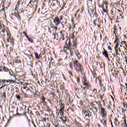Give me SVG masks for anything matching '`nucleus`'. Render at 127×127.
I'll return each mask as SVG.
<instances>
[{
  "mask_svg": "<svg viewBox=\"0 0 127 127\" xmlns=\"http://www.w3.org/2000/svg\"><path fill=\"white\" fill-rule=\"evenodd\" d=\"M78 44L77 43V39L73 40L72 42H71V39L67 38L64 43V49L63 51H61L62 52H64L67 53V50L69 51L70 56L73 55V52L72 50H75L77 48Z\"/></svg>",
  "mask_w": 127,
  "mask_h": 127,
  "instance_id": "f257e3e1",
  "label": "nucleus"
},
{
  "mask_svg": "<svg viewBox=\"0 0 127 127\" xmlns=\"http://www.w3.org/2000/svg\"><path fill=\"white\" fill-rule=\"evenodd\" d=\"M82 84L83 86H84L81 85L80 87L83 91H86V90H91L92 92V95H93V96H95L98 94L97 89H92V85H91V83L90 82H89V81L87 80V79L83 78L82 80Z\"/></svg>",
  "mask_w": 127,
  "mask_h": 127,
  "instance_id": "f03ea898",
  "label": "nucleus"
},
{
  "mask_svg": "<svg viewBox=\"0 0 127 127\" xmlns=\"http://www.w3.org/2000/svg\"><path fill=\"white\" fill-rule=\"evenodd\" d=\"M114 33L113 34V36L115 37V40L114 42V43L116 44L115 49V52H116V56H118L119 54V42H120V40L119 39V36L117 35V33H118V28H117V26L115 25L114 27Z\"/></svg>",
  "mask_w": 127,
  "mask_h": 127,
  "instance_id": "7ed1b4c3",
  "label": "nucleus"
},
{
  "mask_svg": "<svg viewBox=\"0 0 127 127\" xmlns=\"http://www.w3.org/2000/svg\"><path fill=\"white\" fill-rule=\"evenodd\" d=\"M73 67L75 68L76 73H80V74H83V72H84L83 66H82V64H80L78 60H75L73 61Z\"/></svg>",
  "mask_w": 127,
  "mask_h": 127,
  "instance_id": "20e7f679",
  "label": "nucleus"
},
{
  "mask_svg": "<svg viewBox=\"0 0 127 127\" xmlns=\"http://www.w3.org/2000/svg\"><path fill=\"white\" fill-rule=\"evenodd\" d=\"M59 106H60V109L56 110L57 114H58V116H61L62 117L64 115V112L65 111V104L64 103H59Z\"/></svg>",
  "mask_w": 127,
  "mask_h": 127,
  "instance_id": "39448f33",
  "label": "nucleus"
},
{
  "mask_svg": "<svg viewBox=\"0 0 127 127\" xmlns=\"http://www.w3.org/2000/svg\"><path fill=\"white\" fill-rule=\"evenodd\" d=\"M7 42H10L12 45H14V38L11 35V33L9 30L6 31Z\"/></svg>",
  "mask_w": 127,
  "mask_h": 127,
  "instance_id": "423d86ee",
  "label": "nucleus"
},
{
  "mask_svg": "<svg viewBox=\"0 0 127 127\" xmlns=\"http://www.w3.org/2000/svg\"><path fill=\"white\" fill-rule=\"evenodd\" d=\"M98 105V107L99 108V111H100V114L103 118L105 117V116L107 115V112H106V110L102 107V103H101V101H99L96 102Z\"/></svg>",
  "mask_w": 127,
  "mask_h": 127,
  "instance_id": "0eeeda50",
  "label": "nucleus"
},
{
  "mask_svg": "<svg viewBox=\"0 0 127 127\" xmlns=\"http://www.w3.org/2000/svg\"><path fill=\"white\" fill-rule=\"evenodd\" d=\"M120 47L119 49V50L120 52H123V54H125V52L123 50V49H125V50H127V52L125 51V53H127V42L126 41H122L120 45Z\"/></svg>",
  "mask_w": 127,
  "mask_h": 127,
  "instance_id": "6e6552de",
  "label": "nucleus"
},
{
  "mask_svg": "<svg viewBox=\"0 0 127 127\" xmlns=\"http://www.w3.org/2000/svg\"><path fill=\"white\" fill-rule=\"evenodd\" d=\"M63 18H64V16L62 15L59 16V17L56 16L54 19L53 22L56 26H58L61 23V21L63 20Z\"/></svg>",
  "mask_w": 127,
  "mask_h": 127,
  "instance_id": "1a4fd4ad",
  "label": "nucleus"
},
{
  "mask_svg": "<svg viewBox=\"0 0 127 127\" xmlns=\"http://www.w3.org/2000/svg\"><path fill=\"white\" fill-rule=\"evenodd\" d=\"M39 1L38 0H30L28 6L30 7H35V8H36Z\"/></svg>",
  "mask_w": 127,
  "mask_h": 127,
  "instance_id": "9d476101",
  "label": "nucleus"
},
{
  "mask_svg": "<svg viewBox=\"0 0 127 127\" xmlns=\"http://www.w3.org/2000/svg\"><path fill=\"white\" fill-rule=\"evenodd\" d=\"M15 80H12V79H5V84L6 86V89L10 86L13 87V84L15 85Z\"/></svg>",
  "mask_w": 127,
  "mask_h": 127,
  "instance_id": "9b49d317",
  "label": "nucleus"
},
{
  "mask_svg": "<svg viewBox=\"0 0 127 127\" xmlns=\"http://www.w3.org/2000/svg\"><path fill=\"white\" fill-rule=\"evenodd\" d=\"M109 3L107 1H104L102 4L99 5V7L102 9L103 12H106L107 11V9L108 8V5Z\"/></svg>",
  "mask_w": 127,
  "mask_h": 127,
  "instance_id": "f8f14e48",
  "label": "nucleus"
},
{
  "mask_svg": "<svg viewBox=\"0 0 127 127\" xmlns=\"http://www.w3.org/2000/svg\"><path fill=\"white\" fill-rule=\"evenodd\" d=\"M82 115H84V119L86 120H89L90 118L92 116L91 114L88 111H86V110H85L84 108L82 109Z\"/></svg>",
  "mask_w": 127,
  "mask_h": 127,
  "instance_id": "ddd939ff",
  "label": "nucleus"
},
{
  "mask_svg": "<svg viewBox=\"0 0 127 127\" xmlns=\"http://www.w3.org/2000/svg\"><path fill=\"white\" fill-rule=\"evenodd\" d=\"M52 1L51 2V5L53 7H55L56 6V3L59 5V7H61V4H60V1L58 0H52ZM55 1H56V3H55Z\"/></svg>",
  "mask_w": 127,
  "mask_h": 127,
  "instance_id": "4468645a",
  "label": "nucleus"
},
{
  "mask_svg": "<svg viewBox=\"0 0 127 127\" xmlns=\"http://www.w3.org/2000/svg\"><path fill=\"white\" fill-rule=\"evenodd\" d=\"M93 24L95 26H98V29L101 28V23L100 22V19H96L93 21Z\"/></svg>",
  "mask_w": 127,
  "mask_h": 127,
  "instance_id": "2eb2a0df",
  "label": "nucleus"
},
{
  "mask_svg": "<svg viewBox=\"0 0 127 127\" xmlns=\"http://www.w3.org/2000/svg\"><path fill=\"white\" fill-rule=\"evenodd\" d=\"M6 88L5 79H0V90Z\"/></svg>",
  "mask_w": 127,
  "mask_h": 127,
  "instance_id": "dca6fc26",
  "label": "nucleus"
},
{
  "mask_svg": "<svg viewBox=\"0 0 127 127\" xmlns=\"http://www.w3.org/2000/svg\"><path fill=\"white\" fill-rule=\"evenodd\" d=\"M112 74L115 78H118V75H119V70H118V68H115L114 69H112Z\"/></svg>",
  "mask_w": 127,
  "mask_h": 127,
  "instance_id": "f3484780",
  "label": "nucleus"
},
{
  "mask_svg": "<svg viewBox=\"0 0 127 127\" xmlns=\"http://www.w3.org/2000/svg\"><path fill=\"white\" fill-rule=\"evenodd\" d=\"M26 86L27 87V89L26 90V91H30V92H32L31 90L30 89H32V88H33V84L31 83H26Z\"/></svg>",
  "mask_w": 127,
  "mask_h": 127,
  "instance_id": "a211bd4d",
  "label": "nucleus"
},
{
  "mask_svg": "<svg viewBox=\"0 0 127 127\" xmlns=\"http://www.w3.org/2000/svg\"><path fill=\"white\" fill-rule=\"evenodd\" d=\"M0 30L3 33H5V31L6 32V31L8 30V29L6 27V26L4 25L3 24H2L1 27H0Z\"/></svg>",
  "mask_w": 127,
  "mask_h": 127,
  "instance_id": "6ab92c4d",
  "label": "nucleus"
},
{
  "mask_svg": "<svg viewBox=\"0 0 127 127\" xmlns=\"http://www.w3.org/2000/svg\"><path fill=\"white\" fill-rule=\"evenodd\" d=\"M13 63H16L17 64H19L21 63V60L20 59V57L18 56L15 58V60L13 61Z\"/></svg>",
  "mask_w": 127,
  "mask_h": 127,
  "instance_id": "aec40b11",
  "label": "nucleus"
},
{
  "mask_svg": "<svg viewBox=\"0 0 127 127\" xmlns=\"http://www.w3.org/2000/svg\"><path fill=\"white\" fill-rule=\"evenodd\" d=\"M60 33L61 34V38L60 40H64L65 38L64 37V35H65V31L64 30H62L60 32Z\"/></svg>",
  "mask_w": 127,
  "mask_h": 127,
  "instance_id": "412c9836",
  "label": "nucleus"
},
{
  "mask_svg": "<svg viewBox=\"0 0 127 127\" xmlns=\"http://www.w3.org/2000/svg\"><path fill=\"white\" fill-rule=\"evenodd\" d=\"M3 3L4 6L6 5V7L8 6L10 4V0H4L2 1L1 4Z\"/></svg>",
  "mask_w": 127,
  "mask_h": 127,
  "instance_id": "4be33fe9",
  "label": "nucleus"
},
{
  "mask_svg": "<svg viewBox=\"0 0 127 127\" xmlns=\"http://www.w3.org/2000/svg\"><path fill=\"white\" fill-rule=\"evenodd\" d=\"M0 72H6V73H9L10 74V72L9 71V69L7 68V67L4 66L3 68L0 70Z\"/></svg>",
  "mask_w": 127,
  "mask_h": 127,
  "instance_id": "5701e85b",
  "label": "nucleus"
},
{
  "mask_svg": "<svg viewBox=\"0 0 127 127\" xmlns=\"http://www.w3.org/2000/svg\"><path fill=\"white\" fill-rule=\"evenodd\" d=\"M102 54L103 56H105L106 58H107L109 61H110V58H109V55L108 54V52L104 50V51L103 52Z\"/></svg>",
  "mask_w": 127,
  "mask_h": 127,
  "instance_id": "b1692460",
  "label": "nucleus"
},
{
  "mask_svg": "<svg viewBox=\"0 0 127 127\" xmlns=\"http://www.w3.org/2000/svg\"><path fill=\"white\" fill-rule=\"evenodd\" d=\"M0 96L1 99H2V100H3L4 101H5V100H6V93H5V92L1 93Z\"/></svg>",
  "mask_w": 127,
  "mask_h": 127,
  "instance_id": "393cba45",
  "label": "nucleus"
},
{
  "mask_svg": "<svg viewBox=\"0 0 127 127\" xmlns=\"http://www.w3.org/2000/svg\"><path fill=\"white\" fill-rule=\"evenodd\" d=\"M61 120L63 122V124H65L66 123H68V121L67 120V117H61L60 118Z\"/></svg>",
  "mask_w": 127,
  "mask_h": 127,
  "instance_id": "a878e982",
  "label": "nucleus"
},
{
  "mask_svg": "<svg viewBox=\"0 0 127 127\" xmlns=\"http://www.w3.org/2000/svg\"><path fill=\"white\" fill-rule=\"evenodd\" d=\"M74 109H75V105L74 104H72L71 106H69L68 108L67 109V111H71L72 113H74L75 112V110H74Z\"/></svg>",
  "mask_w": 127,
  "mask_h": 127,
  "instance_id": "bb28decb",
  "label": "nucleus"
},
{
  "mask_svg": "<svg viewBox=\"0 0 127 127\" xmlns=\"http://www.w3.org/2000/svg\"><path fill=\"white\" fill-rule=\"evenodd\" d=\"M34 54L35 55V57L37 60H40V58H41L40 54L39 55L36 52H34Z\"/></svg>",
  "mask_w": 127,
  "mask_h": 127,
  "instance_id": "cd10ccee",
  "label": "nucleus"
},
{
  "mask_svg": "<svg viewBox=\"0 0 127 127\" xmlns=\"http://www.w3.org/2000/svg\"><path fill=\"white\" fill-rule=\"evenodd\" d=\"M104 96H105L104 94H103L102 95H100V99L101 102H103V104H104L105 105V103H106V98L104 97Z\"/></svg>",
  "mask_w": 127,
  "mask_h": 127,
  "instance_id": "c85d7f7f",
  "label": "nucleus"
},
{
  "mask_svg": "<svg viewBox=\"0 0 127 127\" xmlns=\"http://www.w3.org/2000/svg\"><path fill=\"white\" fill-rule=\"evenodd\" d=\"M114 124H115V125L116 126V127H119V125H120V124H121V123L120 122H119V120H118V119L115 118Z\"/></svg>",
  "mask_w": 127,
  "mask_h": 127,
  "instance_id": "c756f323",
  "label": "nucleus"
},
{
  "mask_svg": "<svg viewBox=\"0 0 127 127\" xmlns=\"http://www.w3.org/2000/svg\"><path fill=\"white\" fill-rule=\"evenodd\" d=\"M119 4H120L119 1L112 2V5H113L114 8H115V7H116V6H117V5H118Z\"/></svg>",
  "mask_w": 127,
  "mask_h": 127,
  "instance_id": "7c9ffc66",
  "label": "nucleus"
},
{
  "mask_svg": "<svg viewBox=\"0 0 127 127\" xmlns=\"http://www.w3.org/2000/svg\"><path fill=\"white\" fill-rule=\"evenodd\" d=\"M75 127H82V124L79 122H78L77 120H75Z\"/></svg>",
  "mask_w": 127,
  "mask_h": 127,
  "instance_id": "2f4dec72",
  "label": "nucleus"
},
{
  "mask_svg": "<svg viewBox=\"0 0 127 127\" xmlns=\"http://www.w3.org/2000/svg\"><path fill=\"white\" fill-rule=\"evenodd\" d=\"M45 100H46V98L44 96H42L40 98V103L41 104H44L45 103Z\"/></svg>",
  "mask_w": 127,
  "mask_h": 127,
  "instance_id": "473e14b6",
  "label": "nucleus"
},
{
  "mask_svg": "<svg viewBox=\"0 0 127 127\" xmlns=\"http://www.w3.org/2000/svg\"><path fill=\"white\" fill-rule=\"evenodd\" d=\"M16 12L12 13L10 15V18L13 20L15 18Z\"/></svg>",
  "mask_w": 127,
  "mask_h": 127,
  "instance_id": "72a5a7b5",
  "label": "nucleus"
},
{
  "mask_svg": "<svg viewBox=\"0 0 127 127\" xmlns=\"http://www.w3.org/2000/svg\"><path fill=\"white\" fill-rule=\"evenodd\" d=\"M15 17H17L18 20L19 21H20V19H21V17H20V15H19V13H16V16Z\"/></svg>",
  "mask_w": 127,
  "mask_h": 127,
  "instance_id": "f704fd0d",
  "label": "nucleus"
},
{
  "mask_svg": "<svg viewBox=\"0 0 127 127\" xmlns=\"http://www.w3.org/2000/svg\"><path fill=\"white\" fill-rule=\"evenodd\" d=\"M21 92H24V91H26V90H27V87L26 86V85H25L24 86H21Z\"/></svg>",
  "mask_w": 127,
  "mask_h": 127,
  "instance_id": "c9c22d12",
  "label": "nucleus"
},
{
  "mask_svg": "<svg viewBox=\"0 0 127 127\" xmlns=\"http://www.w3.org/2000/svg\"><path fill=\"white\" fill-rule=\"evenodd\" d=\"M25 11V9H23V8H20L18 11L17 12L18 13H23Z\"/></svg>",
  "mask_w": 127,
  "mask_h": 127,
  "instance_id": "e433bc0d",
  "label": "nucleus"
},
{
  "mask_svg": "<svg viewBox=\"0 0 127 127\" xmlns=\"http://www.w3.org/2000/svg\"><path fill=\"white\" fill-rule=\"evenodd\" d=\"M60 90H62V91H63V90H64L65 89V86L64 85V84H61L60 85Z\"/></svg>",
  "mask_w": 127,
  "mask_h": 127,
  "instance_id": "4c0bfd02",
  "label": "nucleus"
},
{
  "mask_svg": "<svg viewBox=\"0 0 127 127\" xmlns=\"http://www.w3.org/2000/svg\"><path fill=\"white\" fill-rule=\"evenodd\" d=\"M91 73L93 76V78H95L96 81H97V73H96L95 71H91Z\"/></svg>",
  "mask_w": 127,
  "mask_h": 127,
  "instance_id": "58836bf2",
  "label": "nucleus"
},
{
  "mask_svg": "<svg viewBox=\"0 0 127 127\" xmlns=\"http://www.w3.org/2000/svg\"><path fill=\"white\" fill-rule=\"evenodd\" d=\"M123 101H124L123 102V104L124 109H125V108L126 109H127V102H125V99H123Z\"/></svg>",
  "mask_w": 127,
  "mask_h": 127,
  "instance_id": "ea45409f",
  "label": "nucleus"
},
{
  "mask_svg": "<svg viewBox=\"0 0 127 127\" xmlns=\"http://www.w3.org/2000/svg\"><path fill=\"white\" fill-rule=\"evenodd\" d=\"M15 97L16 98V99H17L18 101H21V100H22L21 99V97H20V96L19 95L16 94L15 95Z\"/></svg>",
  "mask_w": 127,
  "mask_h": 127,
  "instance_id": "a19ab883",
  "label": "nucleus"
},
{
  "mask_svg": "<svg viewBox=\"0 0 127 127\" xmlns=\"http://www.w3.org/2000/svg\"><path fill=\"white\" fill-rule=\"evenodd\" d=\"M58 62H59V64H60L61 65H62L64 63V62L63 61V60L62 59H60L59 60H58Z\"/></svg>",
  "mask_w": 127,
  "mask_h": 127,
  "instance_id": "79ce46f5",
  "label": "nucleus"
},
{
  "mask_svg": "<svg viewBox=\"0 0 127 127\" xmlns=\"http://www.w3.org/2000/svg\"><path fill=\"white\" fill-rule=\"evenodd\" d=\"M68 74H69V78H71V80L72 81H73V73H72V72H71V71H68Z\"/></svg>",
  "mask_w": 127,
  "mask_h": 127,
  "instance_id": "37998d69",
  "label": "nucleus"
},
{
  "mask_svg": "<svg viewBox=\"0 0 127 127\" xmlns=\"http://www.w3.org/2000/svg\"><path fill=\"white\" fill-rule=\"evenodd\" d=\"M22 96H23L24 98H28V95H27V94L25 93V92H22Z\"/></svg>",
  "mask_w": 127,
  "mask_h": 127,
  "instance_id": "c03bdc74",
  "label": "nucleus"
},
{
  "mask_svg": "<svg viewBox=\"0 0 127 127\" xmlns=\"http://www.w3.org/2000/svg\"><path fill=\"white\" fill-rule=\"evenodd\" d=\"M27 38L29 42H31V43H33V39H32L31 38H30L29 37H28Z\"/></svg>",
  "mask_w": 127,
  "mask_h": 127,
  "instance_id": "a18cd8bd",
  "label": "nucleus"
},
{
  "mask_svg": "<svg viewBox=\"0 0 127 127\" xmlns=\"http://www.w3.org/2000/svg\"><path fill=\"white\" fill-rule=\"evenodd\" d=\"M75 55H76V57H77V59H81V57H80V53L79 52L75 53Z\"/></svg>",
  "mask_w": 127,
  "mask_h": 127,
  "instance_id": "49530a36",
  "label": "nucleus"
},
{
  "mask_svg": "<svg viewBox=\"0 0 127 127\" xmlns=\"http://www.w3.org/2000/svg\"><path fill=\"white\" fill-rule=\"evenodd\" d=\"M111 105H112V103H111V101H109V102L108 104V106H107L108 110L111 109Z\"/></svg>",
  "mask_w": 127,
  "mask_h": 127,
  "instance_id": "de8ad7c7",
  "label": "nucleus"
},
{
  "mask_svg": "<svg viewBox=\"0 0 127 127\" xmlns=\"http://www.w3.org/2000/svg\"><path fill=\"white\" fill-rule=\"evenodd\" d=\"M2 7H3V8L0 10V11L1 12L3 11V13H5V6H4V4H3Z\"/></svg>",
  "mask_w": 127,
  "mask_h": 127,
  "instance_id": "09e8293b",
  "label": "nucleus"
},
{
  "mask_svg": "<svg viewBox=\"0 0 127 127\" xmlns=\"http://www.w3.org/2000/svg\"><path fill=\"white\" fill-rule=\"evenodd\" d=\"M111 44H112L111 43L107 44V46L109 50H112V47H111Z\"/></svg>",
  "mask_w": 127,
  "mask_h": 127,
  "instance_id": "8fccbe9b",
  "label": "nucleus"
},
{
  "mask_svg": "<svg viewBox=\"0 0 127 127\" xmlns=\"http://www.w3.org/2000/svg\"><path fill=\"white\" fill-rule=\"evenodd\" d=\"M62 23L63 27H64L63 26V24H67V20L66 19H64V21H63L62 22Z\"/></svg>",
  "mask_w": 127,
  "mask_h": 127,
  "instance_id": "3c124183",
  "label": "nucleus"
},
{
  "mask_svg": "<svg viewBox=\"0 0 127 127\" xmlns=\"http://www.w3.org/2000/svg\"><path fill=\"white\" fill-rule=\"evenodd\" d=\"M50 95L52 96V98H54L56 96V94L52 92H50Z\"/></svg>",
  "mask_w": 127,
  "mask_h": 127,
  "instance_id": "603ef678",
  "label": "nucleus"
},
{
  "mask_svg": "<svg viewBox=\"0 0 127 127\" xmlns=\"http://www.w3.org/2000/svg\"><path fill=\"white\" fill-rule=\"evenodd\" d=\"M69 68L73 70V64L72 63H69Z\"/></svg>",
  "mask_w": 127,
  "mask_h": 127,
  "instance_id": "864d4df0",
  "label": "nucleus"
},
{
  "mask_svg": "<svg viewBox=\"0 0 127 127\" xmlns=\"http://www.w3.org/2000/svg\"><path fill=\"white\" fill-rule=\"evenodd\" d=\"M72 103H73V101H72L71 100V97H69L68 98V104H69L70 105H71V104H72Z\"/></svg>",
  "mask_w": 127,
  "mask_h": 127,
  "instance_id": "5fc2aeb1",
  "label": "nucleus"
},
{
  "mask_svg": "<svg viewBox=\"0 0 127 127\" xmlns=\"http://www.w3.org/2000/svg\"><path fill=\"white\" fill-rule=\"evenodd\" d=\"M26 83H27V82H21L20 83V84L22 86H26Z\"/></svg>",
  "mask_w": 127,
  "mask_h": 127,
  "instance_id": "6e6d98bb",
  "label": "nucleus"
},
{
  "mask_svg": "<svg viewBox=\"0 0 127 127\" xmlns=\"http://www.w3.org/2000/svg\"><path fill=\"white\" fill-rule=\"evenodd\" d=\"M26 112H24V113L23 114H19V113H17L16 115L17 116H23L24 115H25Z\"/></svg>",
  "mask_w": 127,
  "mask_h": 127,
  "instance_id": "4d7b16f0",
  "label": "nucleus"
},
{
  "mask_svg": "<svg viewBox=\"0 0 127 127\" xmlns=\"http://www.w3.org/2000/svg\"><path fill=\"white\" fill-rule=\"evenodd\" d=\"M21 109L22 110V111L26 110V105H23V107H21Z\"/></svg>",
  "mask_w": 127,
  "mask_h": 127,
  "instance_id": "13d9d810",
  "label": "nucleus"
},
{
  "mask_svg": "<svg viewBox=\"0 0 127 127\" xmlns=\"http://www.w3.org/2000/svg\"><path fill=\"white\" fill-rule=\"evenodd\" d=\"M83 104H84V102H83V101L82 100L79 101V105H80V106H83Z\"/></svg>",
  "mask_w": 127,
  "mask_h": 127,
  "instance_id": "bf43d9fd",
  "label": "nucleus"
},
{
  "mask_svg": "<svg viewBox=\"0 0 127 127\" xmlns=\"http://www.w3.org/2000/svg\"><path fill=\"white\" fill-rule=\"evenodd\" d=\"M23 34H24L25 37H26V38H28V35H27V33L25 32H23Z\"/></svg>",
  "mask_w": 127,
  "mask_h": 127,
  "instance_id": "052dcab7",
  "label": "nucleus"
},
{
  "mask_svg": "<svg viewBox=\"0 0 127 127\" xmlns=\"http://www.w3.org/2000/svg\"><path fill=\"white\" fill-rule=\"evenodd\" d=\"M41 122H46V118H42L41 119Z\"/></svg>",
  "mask_w": 127,
  "mask_h": 127,
  "instance_id": "680f3d73",
  "label": "nucleus"
},
{
  "mask_svg": "<svg viewBox=\"0 0 127 127\" xmlns=\"http://www.w3.org/2000/svg\"><path fill=\"white\" fill-rule=\"evenodd\" d=\"M76 79L77 84H79V83H80V79L79 78V77H76Z\"/></svg>",
  "mask_w": 127,
  "mask_h": 127,
  "instance_id": "e2e57ef3",
  "label": "nucleus"
},
{
  "mask_svg": "<svg viewBox=\"0 0 127 127\" xmlns=\"http://www.w3.org/2000/svg\"><path fill=\"white\" fill-rule=\"evenodd\" d=\"M99 84L100 85V87H102V80H100V79H99Z\"/></svg>",
  "mask_w": 127,
  "mask_h": 127,
  "instance_id": "0e129e2a",
  "label": "nucleus"
},
{
  "mask_svg": "<svg viewBox=\"0 0 127 127\" xmlns=\"http://www.w3.org/2000/svg\"><path fill=\"white\" fill-rule=\"evenodd\" d=\"M47 111L49 112V113H50V112H51V109L48 108L47 109Z\"/></svg>",
  "mask_w": 127,
  "mask_h": 127,
  "instance_id": "69168bd1",
  "label": "nucleus"
},
{
  "mask_svg": "<svg viewBox=\"0 0 127 127\" xmlns=\"http://www.w3.org/2000/svg\"><path fill=\"white\" fill-rule=\"evenodd\" d=\"M19 4H20V3L19 1H18L17 2V3H16V5L17 6H19Z\"/></svg>",
  "mask_w": 127,
  "mask_h": 127,
  "instance_id": "338daca9",
  "label": "nucleus"
},
{
  "mask_svg": "<svg viewBox=\"0 0 127 127\" xmlns=\"http://www.w3.org/2000/svg\"><path fill=\"white\" fill-rule=\"evenodd\" d=\"M94 108L96 112H98V107H94Z\"/></svg>",
  "mask_w": 127,
  "mask_h": 127,
  "instance_id": "774afa93",
  "label": "nucleus"
}]
</instances>
